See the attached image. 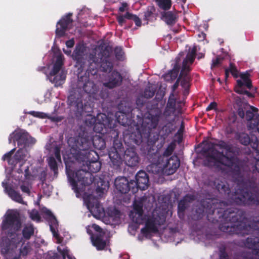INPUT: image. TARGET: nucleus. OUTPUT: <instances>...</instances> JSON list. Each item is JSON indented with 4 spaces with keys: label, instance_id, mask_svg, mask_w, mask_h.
Instances as JSON below:
<instances>
[{
    "label": "nucleus",
    "instance_id": "obj_1",
    "mask_svg": "<svg viewBox=\"0 0 259 259\" xmlns=\"http://www.w3.org/2000/svg\"><path fill=\"white\" fill-rule=\"evenodd\" d=\"M252 170L245 177L239 176L238 188L231 194V189L225 182L215 179L212 182L213 188L220 193L230 198L234 203L244 206L259 205V159H256L252 166Z\"/></svg>",
    "mask_w": 259,
    "mask_h": 259
},
{
    "label": "nucleus",
    "instance_id": "obj_2",
    "mask_svg": "<svg viewBox=\"0 0 259 259\" xmlns=\"http://www.w3.org/2000/svg\"><path fill=\"white\" fill-rule=\"evenodd\" d=\"M201 144L204 145L202 152L205 156L204 160L205 165L218 168L221 165L229 168L234 167V174L236 176L241 174L242 164L237 157L240 152L239 148L223 140H220L217 144L203 141Z\"/></svg>",
    "mask_w": 259,
    "mask_h": 259
},
{
    "label": "nucleus",
    "instance_id": "obj_3",
    "mask_svg": "<svg viewBox=\"0 0 259 259\" xmlns=\"http://www.w3.org/2000/svg\"><path fill=\"white\" fill-rule=\"evenodd\" d=\"M80 76L76 84L77 91L68 97V104L74 106L79 113H90L93 111V100L97 99L98 87L90 79L91 74Z\"/></svg>",
    "mask_w": 259,
    "mask_h": 259
},
{
    "label": "nucleus",
    "instance_id": "obj_4",
    "mask_svg": "<svg viewBox=\"0 0 259 259\" xmlns=\"http://www.w3.org/2000/svg\"><path fill=\"white\" fill-rule=\"evenodd\" d=\"M222 216L229 221L221 225L220 230L230 235L244 236L253 231H259V216L254 217L252 221L248 222L245 211L235 207L227 208Z\"/></svg>",
    "mask_w": 259,
    "mask_h": 259
},
{
    "label": "nucleus",
    "instance_id": "obj_5",
    "mask_svg": "<svg viewBox=\"0 0 259 259\" xmlns=\"http://www.w3.org/2000/svg\"><path fill=\"white\" fill-rule=\"evenodd\" d=\"M22 222L20 213L17 211L8 212L1 224L2 230L7 236L4 238L1 243V253L6 255L12 253L18 245L22 242V238L16 234L21 228Z\"/></svg>",
    "mask_w": 259,
    "mask_h": 259
},
{
    "label": "nucleus",
    "instance_id": "obj_6",
    "mask_svg": "<svg viewBox=\"0 0 259 259\" xmlns=\"http://www.w3.org/2000/svg\"><path fill=\"white\" fill-rule=\"evenodd\" d=\"M114 132L115 135L113 145L109 151L111 167L115 170H120L123 156L126 165L131 167L137 166L139 162V157L136 151V148L131 146L124 150L122 143L118 140V133L115 131Z\"/></svg>",
    "mask_w": 259,
    "mask_h": 259
},
{
    "label": "nucleus",
    "instance_id": "obj_7",
    "mask_svg": "<svg viewBox=\"0 0 259 259\" xmlns=\"http://www.w3.org/2000/svg\"><path fill=\"white\" fill-rule=\"evenodd\" d=\"M213 200L209 199H203L200 203L196 206L195 213L193 214V219L199 220L201 219L205 214H206L207 219L211 223L215 224L221 223L219 225L228 222L229 220H226L222 216L226 209L224 210L221 207L217 206L214 204ZM220 228V227H219Z\"/></svg>",
    "mask_w": 259,
    "mask_h": 259
},
{
    "label": "nucleus",
    "instance_id": "obj_8",
    "mask_svg": "<svg viewBox=\"0 0 259 259\" xmlns=\"http://www.w3.org/2000/svg\"><path fill=\"white\" fill-rule=\"evenodd\" d=\"M161 115V112L158 109L146 113L142 125L143 133L140 132H138L137 133H132L128 136V143L131 145H140L142 142V134L148 140H151L153 134L152 131L156 130Z\"/></svg>",
    "mask_w": 259,
    "mask_h": 259
},
{
    "label": "nucleus",
    "instance_id": "obj_9",
    "mask_svg": "<svg viewBox=\"0 0 259 259\" xmlns=\"http://www.w3.org/2000/svg\"><path fill=\"white\" fill-rule=\"evenodd\" d=\"M92 147L98 150L104 149L106 147L105 140L99 136H92L88 132L82 131L75 138L72 148L76 151L88 153L95 151L92 150Z\"/></svg>",
    "mask_w": 259,
    "mask_h": 259
},
{
    "label": "nucleus",
    "instance_id": "obj_10",
    "mask_svg": "<svg viewBox=\"0 0 259 259\" xmlns=\"http://www.w3.org/2000/svg\"><path fill=\"white\" fill-rule=\"evenodd\" d=\"M88 59L89 66L86 73L89 75H97L99 66L101 70L104 72H110L113 69V65L110 60L109 54L107 52L101 51L97 55L95 52L90 53Z\"/></svg>",
    "mask_w": 259,
    "mask_h": 259
},
{
    "label": "nucleus",
    "instance_id": "obj_11",
    "mask_svg": "<svg viewBox=\"0 0 259 259\" xmlns=\"http://www.w3.org/2000/svg\"><path fill=\"white\" fill-rule=\"evenodd\" d=\"M66 172L68 182L76 194L79 193L85 186L90 185L93 183V175L87 171L84 167H81V169L74 172L66 165Z\"/></svg>",
    "mask_w": 259,
    "mask_h": 259
},
{
    "label": "nucleus",
    "instance_id": "obj_12",
    "mask_svg": "<svg viewBox=\"0 0 259 259\" xmlns=\"http://www.w3.org/2000/svg\"><path fill=\"white\" fill-rule=\"evenodd\" d=\"M99 156L96 151H76V160L87 171L92 173L98 172L101 168V163L98 160Z\"/></svg>",
    "mask_w": 259,
    "mask_h": 259
},
{
    "label": "nucleus",
    "instance_id": "obj_13",
    "mask_svg": "<svg viewBox=\"0 0 259 259\" xmlns=\"http://www.w3.org/2000/svg\"><path fill=\"white\" fill-rule=\"evenodd\" d=\"M63 64L62 57L58 56L52 70L47 76L50 81L54 83L56 87L62 85L66 79V72L61 69Z\"/></svg>",
    "mask_w": 259,
    "mask_h": 259
},
{
    "label": "nucleus",
    "instance_id": "obj_14",
    "mask_svg": "<svg viewBox=\"0 0 259 259\" xmlns=\"http://www.w3.org/2000/svg\"><path fill=\"white\" fill-rule=\"evenodd\" d=\"M86 51V48L83 45L78 44L76 46L72 55V59L76 61L77 65L79 66L82 69L85 68L87 63L89 66L88 58L90 53L87 54Z\"/></svg>",
    "mask_w": 259,
    "mask_h": 259
},
{
    "label": "nucleus",
    "instance_id": "obj_15",
    "mask_svg": "<svg viewBox=\"0 0 259 259\" xmlns=\"http://www.w3.org/2000/svg\"><path fill=\"white\" fill-rule=\"evenodd\" d=\"M235 138L240 144L243 145H250L254 149L257 155H259V140L256 136H249L245 133L237 132L235 135Z\"/></svg>",
    "mask_w": 259,
    "mask_h": 259
},
{
    "label": "nucleus",
    "instance_id": "obj_16",
    "mask_svg": "<svg viewBox=\"0 0 259 259\" xmlns=\"http://www.w3.org/2000/svg\"><path fill=\"white\" fill-rule=\"evenodd\" d=\"M258 109L250 106L249 109L246 111V119L247 120V127L252 132L259 133V114Z\"/></svg>",
    "mask_w": 259,
    "mask_h": 259
},
{
    "label": "nucleus",
    "instance_id": "obj_17",
    "mask_svg": "<svg viewBox=\"0 0 259 259\" xmlns=\"http://www.w3.org/2000/svg\"><path fill=\"white\" fill-rule=\"evenodd\" d=\"M13 134L14 143L17 142L18 146L25 148L30 144H33L35 143V139L31 137L27 132L22 131H15L13 133Z\"/></svg>",
    "mask_w": 259,
    "mask_h": 259
},
{
    "label": "nucleus",
    "instance_id": "obj_18",
    "mask_svg": "<svg viewBox=\"0 0 259 259\" xmlns=\"http://www.w3.org/2000/svg\"><path fill=\"white\" fill-rule=\"evenodd\" d=\"M143 204L141 201H135L133 204V210L130 213V217L132 221L137 224H142L144 222Z\"/></svg>",
    "mask_w": 259,
    "mask_h": 259
},
{
    "label": "nucleus",
    "instance_id": "obj_19",
    "mask_svg": "<svg viewBox=\"0 0 259 259\" xmlns=\"http://www.w3.org/2000/svg\"><path fill=\"white\" fill-rule=\"evenodd\" d=\"M131 183L132 181L129 182L125 177H121L115 179L114 185L116 189L121 193L126 194L131 191L134 194L137 192V188Z\"/></svg>",
    "mask_w": 259,
    "mask_h": 259
},
{
    "label": "nucleus",
    "instance_id": "obj_20",
    "mask_svg": "<svg viewBox=\"0 0 259 259\" xmlns=\"http://www.w3.org/2000/svg\"><path fill=\"white\" fill-rule=\"evenodd\" d=\"M72 16V14L69 13L66 16L62 17L57 22L55 32L58 37H63L65 35L68 26L73 22V20L71 18Z\"/></svg>",
    "mask_w": 259,
    "mask_h": 259
},
{
    "label": "nucleus",
    "instance_id": "obj_21",
    "mask_svg": "<svg viewBox=\"0 0 259 259\" xmlns=\"http://www.w3.org/2000/svg\"><path fill=\"white\" fill-rule=\"evenodd\" d=\"M136 181L132 180V185L138 189L145 190L149 187V177L148 174L144 170H140L136 175Z\"/></svg>",
    "mask_w": 259,
    "mask_h": 259
},
{
    "label": "nucleus",
    "instance_id": "obj_22",
    "mask_svg": "<svg viewBox=\"0 0 259 259\" xmlns=\"http://www.w3.org/2000/svg\"><path fill=\"white\" fill-rule=\"evenodd\" d=\"M180 161L177 155H173L166 160V162L163 165V172L166 175L174 174L179 167Z\"/></svg>",
    "mask_w": 259,
    "mask_h": 259
},
{
    "label": "nucleus",
    "instance_id": "obj_23",
    "mask_svg": "<svg viewBox=\"0 0 259 259\" xmlns=\"http://www.w3.org/2000/svg\"><path fill=\"white\" fill-rule=\"evenodd\" d=\"M123 77L121 74L114 70L108 75V81L103 83L105 87L112 89L119 87L122 82Z\"/></svg>",
    "mask_w": 259,
    "mask_h": 259
},
{
    "label": "nucleus",
    "instance_id": "obj_24",
    "mask_svg": "<svg viewBox=\"0 0 259 259\" xmlns=\"http://www.w3.org/2000/svg\"><path fill=\"white\" fill-rule=\"evenodd\" d=\"M93 122L91 124H95L94 130L95 132L101 133L107 123V117L105 114L99 113L97 115L96 119L92 118Z\"/></svg>",
    "mask_w": 259,
    "mask_h": 259
},
{
    "label": "nucleus",
    "instance_id": "obj_25",
    "mask_svg": "<svg viewBox=\"0 0 259 259\" xmlns=\"http://www.w3.org/2000/svg\"><path fill=\"white\" fill-rule=\"evenodd\" d=\"M157 225L155 218H148L145 222V227L141 230V233L146 237L151 233H157L158 231Z\"/></svg>",
    "mask_w": 259,
    "mask_h": 259
},
{
    "label": "nucleus",
    "instance_id": "obj_26",
    "mask_svg": "<svg viewBox=\"0 0 259 259\" xmlns=\"http://www.w3.org/2000/svg\"><path fill=\"white\" fill-rule=\"evenodd\" d=\"M244 244L246 247L252 249L254 253L259 256V237L251 235L246 239ZM244 258L252 259L251 257L243 256L242 259Z\"/></svg>",
    "mask_w": 259,
    "mask_h": 259
},
{
    "label": "nucleus",
    "instance_id": "obj_27",
    "mask_svg": "<svg viewBox=\"0 0 259 259\" xmlns=\"http://www.w3.org/2000/svg\"><path fill=\"white\" fill-rule=\"evenodd\" d=\"M196 52L197 47L196 46H194L189 51L186 57L183 61L182 67V70H183V71H187V72L190 71L191 68L190 66L188 65V63L189 62L191 64L193 63L195 58Z\"/></svg>",
    "mask_w": 259,
    "mask_h": 259
},
{
    "label": "nucleus",
    "instance_id": "obj_28",
    "mask_svg": "<svg viewBox=\"0 0 259 259\" xmlns=\"http://www.w3.org/2000/svg\"><path fill=\"white\" fill-rule=\"evenodd\" d=\"M105 235L92 234L91 237V241L94 246L98 250H103L107 245L106 240L105 239Z\"/></svg>",
    "mask_w": 259,
    "mask_h": 259
},
{
    "label": "nucleus",
    "instance_id": "obj_29",
    "mask_svg": "<svg viewBox=\"0 0 259 259\" xmlns=\"http://www.w3.org/2000/svg\"><path fill=\"white\" fill-rule=\"evenodd\" d=\"M5 190L9 197L14 201L19 203L24 204V201L21 194L15 191L12 187L9 186L7 183H2Z\"/></svg>",
    "mask_w": 259,
    "mask_h": 259
},
{
    "label": "nucleus",
    "instance_id": "obj_30",
    "mask_svg": "<svg viewBox=\"0 0 259 259\" xmlns=\"http://www.w3.org/2000/svg\"><path fill=\"white\" fill-rule=\"evenodd\" d=\"M176 105V100L174 97V93H171L168 98L163 114L166 116H170V114L175 111Z\"/></svg>",
    "mask_w": 259,
    "mask_h": 259
},
{
    "label": "nucleus",
    "instance_id": "obj_31",
    "mask_svg": "<svg viewBox=\"0 0 259 259\" xmlns=\"http://www.w3.org/2000/svg\"><path fill=\"white\" fill-rule=\"evenodd\" d=\"M93 182L96 185V191L97 193H103L104 191L109 188V183L100 178H97L94 177Z\"/></svg>",
    "mask_w": 259,
    "mask_h": 259
},
{
    "label": "nucleus",
    "instance_id": "obj_32",
    "mask_svg": "<svg viewBox=\"0 0 259 259\" xmlns=\"http://www.w3.org/2000/svg\"><path fill=\"white\" fill-rule=\"evenodd\" d=\"M34 234V227L32 224H27L23 228L22 231V237H20L25 240H29Z\"/></svg>",
    "mask_w": 259,
    "mask_h": 259
},
{
    "label": "nucleus",
    "instance_id": "obj_33",
    "mask_svg": "<svg viewBox=\"0 0 259 259\" xmlns=\"http://www.w3.org/2000/svg\"><path fill=\"white\" fill-rule=\"evenodd\" d=\"M162 16V19L168 25L172 26L177 21L178 17L177 15L171 11L164 12Z\"/></svg>",
    "mask_w": 259,
    "mask_h": 259
},
{
    "label": "nucleus",
    "instance_id": "obj_34",
    "mask_svg": "<svg viewBox=\"0 0 259 259\" xmlns=\"http://www.w3.org/2000/svg\"><path fill=\"white\" fill-rule=\"evenodd\" d=\"M26 155L27 151L25 148H21L19 149L14 156L15 165L21 161L23 162V161L25 160L26 157Z\"/></svg>",
    "mask_w": 259,
    "mask_h": 259
},
{
    "label": "nucleus",
    "instance_id": "obj_35",
    "mask_svg": "<svg viewBox=\"0 0 259 259\" xmlns=\"http://www.w3.org/2000/svg\"><path fill=\"white\" fill-rule=\"evenodd\" d=\"M173 130V125L170 123H168L162 126L160 134L161 137L165 139L172 133Z\"/></svg>",
    "mask_w": 259,
    "mask_h": 259
},
{
    "label": "nucleus",
    "instance_id": "obj_36",
    "mask_svg": "<svg viewBox=\"0 0 259 259\" xmlns=\"http://www.w3.org/2000/svg\"><path fill=\"white\" fill-rule=\"evenodd\" d=\"M48 162L50 169L54 172V176H57L58 174V166L55 158L53 156L50 157Z\"/></svg>",
    "mask_w": 259,
    "mask_h": 259
},
{
    "label": "nucleus",
    "instance_id": "obj_37",
    "mask_svg": "<svg viewBox=\"0 0 259 259\" xmlns=\"http://www.w3.org/2000/svg\"><path fill=\"white\" fill-rule=\"evenodd\" d=\"M237 87L236 88L235 92L239 94L246 95L248 97H252V94L243 88L244 83L241 80H237Z\"/></svg>",
    "mask_w": 259,
    "mask_h": 259
},
{
    "label": "nucleus",
    "instance_id": "obj_38",
    "mask_svg": "<svg viewBox=\"0 0 259 259\" xmlns=\"http://www.w3.org/2000/svg\"><path fill=\"white\" fill-rule=\"evenodd\" d=\"M87 206L89 209L95 208L98 210L100 208V204L98 199L90 196L88 198Z\"/></svg>",
    "mask_w": 259,
    "mask_h": 259
},
{
    "label": "nucleus",
    "instance_id": "obj_39",
    "mask_svg": "<svg viewBox=\"0 0 259 259\" xmlns=\"http://www.w3.org/2000/svg\"><path fill=\"white\" fill-rule=\"evenodd\" d=\"M31 250V247L29 242L25 244L24 241L22 242L21 247L19 249V254L21 256H26Z\"/></svg>",
    "mask_w": 259,
    "mask_h": 259
},
{
    "label": "nucleus",
    "instance_id": "obj_40",
    "mask_svg": "<svg viewBox=\"0 0 259 259\" xmlns=\"http://www.w3.org/2000/svg\"><path fill=\"white\" fill-rule=\"evenodd\" d=\"M50 223V230L52 232L53 236L55 237H57L59 234L56 231V228L58 226V222L55 217H53L51 219H49Z\"/></svg>",
    "mask_w": 259,
    "mask_h": 259
},
{
    "label": "nucleus",
    "instance_id": "obj_41",
    "mask_svg": "<svg viewBox=\"0 0 259 259\" xmlns=\"http://www.w3.org/2000/svg\"><path fill=\"white\" fill-rule=\"evenodd\" d=\"M159 7L164 10H168L171 6V0H155Z\"/></svg>",
    "mask_w": 259,
    "mask_h": 259
},
{
    "label": "nucleus",
    "instance_id": "obj_42",
    "mask_svg": "<svg viewBox=\"0 0 259 259\" xmlns=\"http://www.w3.org/2000/svg\"><path fill=\"white\" fill-rule=\"evenodd\" d=\"M189 72L185 71L184 72L183 77L181 79V85L184 88H186L189 87V82L190 81V77L188 75Z\"/></svg>",
    "mask_w": 259,
    "mask_h": 259
},
{
    "label": "nucleus",
    "instance_id": "obj_43",
    "mask_svg": "<svg viewBox=\"0 0 259 259\" xmlns=\"http://www.w3.org/2000/svg\"><path fill=\"white\" fill-rule=\"evenodd\" d=\"M15 151V148H14L12 149L10 151L5 154L2 157V159L4 161L7 160L10 164L15 165L14 158L13 159H11V157L13 153H14Z\"/></svg>",
    "mask_w": 259,
    "mask_h": 259
},
{
    "label": "nucleus",
    "instance_id": "obj_44",
    "mask_svg": "<svg viewBox=\"0 0 259 259\" xmlns=\"http://www.w3.org/2000/svg\"><path fill=\"white\" fill-rule=\"evenodd\" d=\"M178 75L176 73L170 70L167 73L163 75V78L165 81L171 82L177 78Z\"/></svg>",
    "mask_w": 259,
    "mask_h": 259
},
{
    "label": "nucleus",
    "instance_id": "obj_45",
    "mask_svg": "<svg viewBox=\"0 0 259 259\" xmlns=\"http://www.w3.org/2000/svg\"><path fill=\"white\" fill-rule=\"evenodd\" d=\"M227 69L234 78H238L239 77V71L233 63L230 62L229 67Z\"/></svg>",
    "mask_w": 259,
    "mask_h": 259
},
{
    "label": "nucleus",
    "instance_id": "obj_46",
    "mask_svg": "<svg viewBox=\"0 0 259 259\" xmlns=\"http://www.w3.org/2000/svg\"><path fill=\"white\" fill-rule=\"evenodd\" d=\"M131 13L126 12L124 15H119L117 17V20L120 26L125 23V19L130 20L131 18Z\"/></svg>",
    "mask_w": 259,
    "mask_h": 259
},
{
    "label": "nucleus",
    "instance_id": "obj_47",
    "mask_svg": "<svg viewBox=\"0 0 259 259\" xmlns=\"http://www.w3.org/2000/svg\"><path fill=\"white\" fill-rule=\"evenodd\" d=\"M155 91L151 89L150 87L145 88L144 93L143 97L146 99H150L152 98L155 95Z\"/></svg>",
    "mask_w": 259,
    "mask_h": 259
},
{
    "label": "nucleus",
    "instance_id": "obj_48",
    "mask_svg": "<svg viewBox=\"0 0 259 259\" xmlns=\"http://www.w3.org/2000/svg\"><path fill=\"white\" fill-rule=\"evenodd\" d=\"M219 259H229V256L226 252V247L222 245L219 248Z\"/></svg>",
    "mask_w": 259,
    "mask_h": 259
},
{
    "label": "nucleus",
    "instance_id": "obj_49",
    "mask_svg": "<svg viewBox=\"0 0 259 259\" xmlns=\"http://www.w3.org/2000/svg\"><path fill=\"white\" fill-rule=\"evenodd\" d=\"M114 53L116 58L118 60H122L123 59L124 52L121 47H116L114 49Z\"/></svg>",
    "mask_w": 259,
    "mask_h": 259
},
{
    "label": "nucleus",
    "instance_id": "obj_50",
    "mask_svg": "<svg viewBox=\"0 0 259 259\" xmlns=\"http://www.w3.org/2000/svg\"><path fill=\"white\" fill-rule=\"evenodd\" d=\"M154 9L152 7L150 8H148L145 12H144V20L146 21H149L153 17V12L154 11Z\"/></svg>",
    "mask_w": 259,
    "mask_h": 259
},
{
    "label": "nucleus",
    "instance_id": "obj_51",
    "mask_svg": "<svg viewBox=\"0 0 259 259\" xmlns=\"http://www.w3.org/2000/svg\"><path fill=\"white\" fill-rule=\"evenodd\" d=\"M28 114L36 117L40 118H47L48 115L45 113L41 112H37L34 111H31L28 112Z\"/></svg>",
    "mask_w": 259,
    "mask_h": 259
},
{
    "label": "nucleus",
    "instance_id": "obj_52",
    "mask_svg": "<svg viewBox=\"0 0 259 259\" xmlns=\"http://www.w3.org/2000/svg\"><path fill=\"white\" fill-rule=\"evenodd\" d=\"M188 206V204H187L183 199H181L178 203V210L181 212L185 211L186 209Z\"/></svg>",
    "mask_w": 259,
    "mask_h": 259
},
{
    "label": "nucleus",
    "instance_id": "obj_53",
    "mask_svg": "<svg viewBox=\"0 0 259 259\" xmlns=\"http://www.w3.org/2000/svg\"><path fill=\"white\" fill-rule=\"evenodd\" d=\"M184 71H183V70L181 69V71L180 72V73L179 74V76L178 78H177L176 81L175 82V83L172 86V93L175 91V90L178 88L180 83V81L181 80V77H183V75L184 74Z\"/></svg>",
    "mask_w": 259,
    "mask_h": 259
},
{
    "label": "nucleus",
    "instance_id": "obj_54",
    "mask_svg": "<svg viewBox=\"0 0 259 259\" xmlns=\"http://www.w3.org/2000/svg\"><path fill=\"white\" fill-rule=\"evenodd\" d=\"M60 149L61 148L58 146H56L54 148V155L55 156V159L59 162H61Z\"/></svg>",
    "mask_w": 259,
    "mask_h": 259
},
{
    "label": "nucleus",
    "instance_id": "obj_55",
    "mask_svg": "<svg viewBox=\"0 0 259 259\" xmlns=\"http://www.w3.org/2000/svg\"><path fill=\"white\" fill-rule=\"evenodd\" d=\"M187 204L192 202L195 199V196L191 194H187L182 199Z\"/></svg>",
    "mask_w": 259,
    "mask_h": 259
},
{
    "label": "nucleus",
    "instance_id": "obj_56",
    "mask_svg": "<svg viewBox=\"0 0 259 259\" xmlns=\"http://www.w3.org/2000/svg\"><path fill=\"white\" fill-rule=\"evenodd\" d=\"M174 150V146L172 145H169L165 149L163 153L164 156H169L171 155L172 153Z\"/></svg>",
    "mask_w": 259,
    "mask_h": 259
},
{
    "label": "nucleus",
    "instance_id": "obj_57",
    "mask_svg": "<svg viewBox=\"0 0 259 259\" xmlns=\"http://www.w3.org/2000/svg\"><path fill=\"white\" fill-rule=\"evenodd\" d=\"M92 228L96 232V233H94V234H101V235H105V233L103 231V229L99 225L93 224Z\"/></svg>",
    "mask_w": 259,
    "mask_h": 259
},
{
    "label": "nucleus",
    "instance_id": "obj_58",
    "mask_svg": "<svg viewBox=\"0 0 259 259\" xmlns=\"http://www.w3.org/2000/svg\"><path fill=\"white\" fill-rule=\"evenodd\" d=\"M145 103V101H144V100L143 99V96L139 97L136 99V103L137 108L139 109L144 106Z\"/></svg>",
    "mask_w": 259,
    "mask_h": 259
},
{
    "label": "nucleus",
    "instance_id": "obj_59",
    "mask_svg": "<svg viewBox=\"0 0 259 259\" xmlns=\"http://www.w3.org/2000/svg\"><path fill=\"white\" fill-rule=\"evenodd\" d=\"M131 18L130 20H133L136 26L138 27H140L142 25V22L141 19L136 15H134L131 13Z\"/></svg>",
    "mask_w": 259,
    "mask_h": 259
},
{
    "label": "nucleus",
    "instance_id": "obj_60",
    "mask_svg": "<svg viewBox=\"0 0 259 259\" xmlns=\"http://www.w3.org/2000/svg\"><path fill=\"white\" fill-rule=\"evenodd\" d=\"M47 171L46 170H42L41 171L38 175V179L41 182L42 184H44L47 179Z\"/></svg>",
    "mask_w": 259,
    "mask_h": 259
},
{
    "label": "nucleus",
    "instance_id": "obj_61",
    "mask_svg": "<svg viewBox=\"0 0 259 259\" xmlns=\"http://www.w3.org/2000/svg\"><path fill=\"white\" fill-rule=\"evenodd\" d=\"M179 60H180V58H177V60H176V62L174 65V67L173 69L172 70H171V71H172V72H175L177 74H178L179 71H180V66L179 64Z\"/></svg>",
    "mask_w": 259,
    "mask_h": 259
},
{
    "label": "nucleus",
    "instance_id": "obj_62",
    "mask_svg": "<svg viewBox=\"0 0 259 259\" xmlns=\"http://www.w3.org/2000/svg\"><path fill=\"white\" fill-rule=\"evenodd\" d=\"M47 118L50 119L51 121L54 122H60L63 119V117L61 116H48Z\"/></svg>",
    "mask_w": 259,
    "mask_h": 259
},
{
    "label": "nucleus",
    "instance_id": "obj_63",
    "mask_svg": "<svg viewBox=\"0 0 259 259\" xmlns=\"http://www.w3.org/2000/svg\"><path fill=\"white\" fill-rule=\"evenodd\" d=\"M58 250L61 253L63 259H65L66 256H67L68 258V255H70L68 254V250L67 249H64L63 250H61L60 248L58 247Z\"/></svg>",
    "mask_w": 259,
    "mask_h": 259
},
{
    "label": "nucleus",
    "instance_id": "obj_64",
    "mask_svg": "<svg viewBox=\"0 0 259 259\" xmlns=\"http://www.w3.org/2000/svg\"><path fill=\"white\" fill-rule=\"evenodd\" d=\"M222 59L220 57H217L215 59L212 60L211 67H215L221 63Z\"/></svg>",
    "mask_w": 259,
    "mask_h": 259
}]
</instances>
